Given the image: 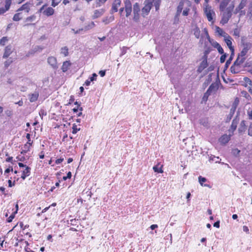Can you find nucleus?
<instances>
[{
	"instance_id": "nucleus-62",
	"label": "nucleus",
	"mask_w": 252,
	"mask_h": 252,
	"mask_svg": "<svg viewBox=\"0 0 252 252\" xmlns=\"http://www.w3.org/2000/svg\"><path fill=\"white\" fill-rule=\"evenodd\" d=\"M244 80L246 83H247L249 84H251L252 83V81H251V80L247 77L245 78Z\"/></svg>"
},
{
	"instance_id": "nucleus-4",
	"label": "nucleus",
	"mask_w": 252,
	"mask_h": 252,
	"mask_svg": "<svg viewBox=\"0 0 252 252\" xmlns=\"http://www.w3.org/2000/svg\"><path fill=\"white\" fill-rule=\"evenodd\" d=\"M204 12L209 22H212V23H213V16L215 15V13L214 11L211 8V7L207 6L204 9Z\"/></svg>"
},
{
	"instance_id": "nucleus-48",
	"label": "nucleus",
	"mask_w": 252,
	"mask_h": 252,
	"mask_svg": "<svg viewBox=\"0 0 252 252\" xmlns=\"http://www.w3.org/2000/svg\"><path fill=\"white\" fill-rule=\"evenodd\" d=\"M5 113L7 117H11L13 115V111L11 110L7 109L5 110Z\"/></svg>"
},
{
	"instance_id": "nucleus-27",
	"label": "nucleus",
	"mask_w": 252,
	"mask_h": 252,
	"mask_svg": "<svg viewBox=\"0 0 252 252\" xmlns=\"http://www.w3.org/2000/svg\"><path fill=\"white\" fill-rule=\"evenodd\" d=\"M230 70L231 73L233 74H236L239 72L240 70V68L237 66L236 65H235L234 64H233V65L230 67Z\"/></svg>"
},
{
	"instance_id": "nucleus-23",
	"label": "nucleus",
	"mask_w": 252,
	"mask_h": 252,
	"mask_svg": "<svg viewBox=\"0 0 252 252\" xmlns=\"http://www.w3.org/2000/svg\"><path fill=\"white\" fill-rule=\"evenodd\" d=\"M246 129V126L245 124V121L244 120L241 121L239 127L238 128V131L239 133H242L245 131Z\"/></svg>"
},
{
	"instance_id": "nucleus-50",
	"label": "nucleus",
	"mask_w": 252,
	"mask_h": 252,
	"mask_svg": "<svg viewBox=\"0 0 252 252\" xmlns=\"http://www.w3.org/2000/svg\"><path fill=\"white\" fill-rule=\"evenodd\" d=\"M226 56H226V54H222V55H221V56L220 58V62L221 63H223L225 62Z\"/></svg>"
},
{
	"instance_id": "nucleus-26",
	"label": "nucleus",
	"mask_w": 252,
	"mask_h": 252,
	"mask_svg": "<svg viewBox=\"0 0 252 252\" xmlns=\"http://www.w3.org/2000/svg\"><path fill=\"white\" fill-rule=\"evenodd\" d=\"M216 32L218 33L220 36H223V37H225V34H228L222 29L217 26L216 27Z\"/></svg>"
},
{
	"instance_id": "nucleus-21",
	"label": "nucleus",
	"mask_w": 252,
	"mask_h": 252,
	"mask_svg": "<svg viewBox=\"0 0 252 252\" xmlns=\"http://www.w3.org/2000/svg\"><path fill=\"white\" fill-rule=\"evenodd\" d=\"M71 63L70 62V61L64 62L62 66V71L63 72H66L68 70L69 67L71 65Z\"/></svg>"
},
{
	"instance_id": "nucleus-19",
	"label": "nucleus",
	"mask_w": 252,
	"mask_h": 252,
	"mask_svg": "<svg viewBox=\"0 0 252 252\" xmlns=\"http://www.w3.org/2000/svg\"><path fill=\"white\" fill-rule=\"evenodd\" d=\"M121 1L120 0H115L112 7V10L114 12L118 11V8L120 6Z\"/></svg>"
},
{
	"instance_id": "nucleus-24",
	"label": "nucleus",
	"mask_w": 252,
	"mask_h": 252,
	"mask_svg": "<svg viewBox=\"0 0 252 252\" xmlns=\"http://www.w3.org/2000/svg\"><path fill=\"white\" fill-rule=\"evenodd\" d=\"M54 13V9L52 7H48L43 11V13L47 16L52 15Z\"/></svg>"
},
{
	"instance_id": "nucleus-16",
	"label": "nucleus",
	"mask_w": 252,
	"mask_h": 252,
	"mask_svg": "<svg viewBox=\"0 0 252 252\" xmlns=\"http://www.w3.org/2000/svg\"><path fill=\"white\" fill-rule=\"evenodd\" d=\"M248 3V0H241L239 5L236 7L235 10H236V12L240 11L241 9H243L246 6Z\"/></svg>"
},
{
	"instance_id": "nucleus-64",
	"label": "nucleus",
	"mask_w": 252,
	"mask_h": 252,
	"mask_svg": "<svg viewBox=\"0 0 252 252\" xmlns=\"http://www.w3.org/2000/svg\"><path fill=\"white\" fill-rule=\"evenodd\" d=\"M13 171V168L12 167H9L8 168H7L5 171H4V173L6 174V173H9L10 171Z\"/></svg>"
},
{
	"instance_id": "nucleus-44",
	"label": "nucleus",
	"mask_w": 252,
	"mask_h": 252,
	"mask_svg": "<svg viewBox=\"0 0 252 252\" xmlns=\"http://www.w3.org/2000/svg\"><path fill=\"white\" fill-rule=\"evenodd\" d=\"M80 129V128H78L77 126L75 124H74L72 126V133L76 134L78 131H79Z\"/></svg>"
},
{
	"instance_id": "nucleus-12",
	"label": "nucleus",
	"mask_w": 252,
	"mask_h": 252,
	"mask_svg": "<svg viewBox=\"0 0 252 252\" xmlns=\"http://www.w3.org/2000/svg\"><path fill=\"white\" fill-rule=\"evenodd\" d=\"M13 49L11 45H9L7 46L4 49V52L3 55V58H8L11 54L13 52Z\"/></svg>"
},
{
	"instance_id": "nucleus-20",
	"label": "nucleus",
	"mask_w": 252,
	"mask_h": 252,
	"mask_svg": "<svg viewBox=\"0 0 252 252\" xmlns=\"http://www.w3.org/2000/svg\"><path fill=\"white\" fill-rule=\"evenodd\" d=\"M230 140V136L226 134L222 135L219 139L220 142L222 144L227 143Z\"/></svg>"
},
{
	"instance_id": "nucleus-9",
	"label": "nucleus",
	"mask_w": 252,
	"mask_h": 252,
	"mask_svg": "<svg viewBox=\"0 0 252 252\" xmlns=\"http://www.w3.org/2000/svg\"><path fill=\"white\" fill-rule=\"evenodd\" d=\"M125 9L126 17L129 16L132 11V5L129 0H126L125 2Z\"/></svg>"
},
{
	"instance_id": "nucleus-63",
	"label": "nucleus",
	"mask_w": 252,
	"mask_h": 252,
	"mask_svg": "<svg viewBox=\"0 0 252 252\" xmlns=\"http://www.w3.org/2000/svg\"><path fill=\"white\" fill-rule=\"evenodd\" d=\"M63 160V158H58L57 159L55 162L56 164H60L61 163V162H62Z\"/></svg>"
},
{
	"instance_id": "nucleus-2",
	"label": "nucleus",
	"mask_w": 252,
	"mask_h": 252,
	"mask_svg": "<svg viewBox=\"0 0 252 252\" xmlns=\"http://www.w3.org/2000/svg\"><path fill=\"white\" fill-rule=\"evenodd\" d=\"M145 2L146 4L142 9V14L143 16H145L148 14L152 6H155L156 11H158L159 9L160 3L159 2V0H146Z\"/></svg>"
},
{
	"instance_id": "nucleus-45",
	"label": "nucleus",
	"mask_w": 252,
	"mask_h": 252,
	"mask_svg": "<svg viewBox=\"0 0 252 252\" xmlns=\"http://www.w3.org/2000/svg\"><path fill=\"white\" fill-rule=\"evenodd\" d=\"M16 240L17 241V242L15 244V245H14L15 247H17L19 245V242L22 243H25L27 246L29 245V243L27 241H24L23 239L18 240V239L17 238Z\"/></svg>"
},
{
	"instance_id": "nucleus-13",
	"label": "nucleus",
	"mask_w": 252,
	"mask_h": 252,
	"mask_svg": "<svg viewBox=\"0 0 252 252\" xmlns=\"http://www.w3.org/2000/svg\"><path fill=\"white\" fill-rule=\"evenodd\" d=\"M246 60V58L244 57H242L240 55H238L237 59L234 62L233 64L236 65L237 66L241 68V65L244 63Z\"/></svg>"
},
{
	"instance_id": "nucleus-14",
	"label": "nucleus",
	"mask_w": 252,
	"mask_h": 252,
	"mask_svg": "<svg viewBox=\"0 0 252 252\" xmlns=\"http://www.w3.org/2000/svg\"><path fill=\"white\" fill-rule=\"evenodd\" d=\"M39 96V94L37 92H34L32 94H29V98L31 102H35L37 100Z\"/></svg>"
},
{
	"instance_id": "nucleus-28",
	"label": "nucleus",
	"mask_w": 252,
	"mask_h": 252,
	"mask_svg": "<svg viewBox=\"0 0 252 252\" xmlns=\"http://www.w3.org/2000/svg\"><path fill=\"white\" fill-rule=\"evenodd\" d=\"M239 122V119L236 118L234 119L232 122L231 125V129L232 130V131H234L237 127V124Z\"/></svg>"
},
{
	"instance_id": "nucleus-22",
	"label": "nucleus",
	"mask_w": 252,
	"mask_h": 252,
	"mask_svg": "<svg viewBox=\"0 0 252 252\" xmlns=\"http://www.w3.org/2000/svg\"><path fill=\"white\" fill-rule=\"evenodd\" d=\"M247 15L249 17V20L252 21V0L249 4Z\"/></svg>"
},
{
	"instance_id": "nucleus-43",
	"label": "nucleus",
	"mask_w": 252,
	"mask_h": 252,
	"mask_svg": "<svg viewBox=\"0 0 252 252\" xmlns=\"http://www.w3.org/2000/svg\"><path fill=\"white\" fill-rule=\"evenodd\" d=\"M23 173L26 175L29 176L31 173V168L28 166H26L25 169L23 171Z\"/></svg>"
},
{
	"instance_id": "nucleus-40",
	"label": "nucleus",
	"mask_w": 252,
	"mask_h": 252,
	"mask_svg": "<svg viewBox=\"0 0 252 252\" xmlns=\"http://www.w3.org/2000/svg\"><path fill=\"white\" fill-rule=\"evenodd\" d=\"M239 99L236 98L234 101L233 102L232 105V106H231V108H233L234 109H236V108L239 104Z\"/></svg>"
},
{
	"instance_id": "nucleus-25",
	"label": "nucleus",
	"mask_w": 252,
	"mask_h": 252,
	"mask_svg": "<svg viewBox=\"0 0 252 252\" xmlns=\"http://www.w3.org/2000/svg\"><path fill=\"white\" fill-rule=\"evenodd\" d=\"M36 19V16L35 15H32L31 16H29L27 17L25 21L27 22L26 24H25V26H28L29 25H32V24L30 23V22H32V21H34Z\"/></svg>"
},
{
	"instance_id": "nucleus-39",
	"label": "nucleus",
	"mask_w": 252,
	"mask_h": 252,
	"mask_svg": "<svg viewBox=\"0 0 252 252\" xmlns=\"http://www.w3.org/2000/svg\"><path fill=\"white\" fill-rule=\"evenodd\" d=\"M8 39L7 37L4 36L0 40V44L2 46H4L6 42L8 41Z\"/></svg>"
},
{
	"instance_id": "nucleus-49",
	"label": "nucleus",
	"mask_w": 252,
	"mask_h": 252,
	"mask_svg": "<svg viewBox=\"0 0 252 252\" xmlns=\"http://www.w3.org/2000/svg\"><path fill=\"white\" fill-rule=\"evenodd\" d=\"M107 0H96V3L97 6H100L101 4L104 3Z\"/></svg>"
},
{
	"instance_id": "nucleus-53",
	"label": "nucleus",
	"mask_w": 252,
	"mask_h": 252,
	"mask_svg": "<svg viewBox=\"0 0 252 252\" xmlns=\"http://www.w3.org/2000/svg\"><path fill=\"white\" fill-rule=\"evenodd\" d=\"M248 135L252 136V123H251L249 126L248 129Z\"/></svg>"
},
{
	"instance_id": "nucleus-32",
	"label": "nucleus",
	"mask_w": 252,
	"mask_h": 252,
	"mask_svg": "<svg viewBox=\"0 0 252 252\" xmlns=\"http://www.w3.org/2000/svg\"><path fill=\"white\" fill-rule=\"evenodd\" d=\"M212 48L211 47H206L204 51V55L202 57L208 58V55L212 51Z\"/></svg>"
},
{
	"instance_id": "nucleus-8",
	"label": "nucleus",
	"mask_w": 252,
	"mask_h": 252,
	"mask_svg": "<svg viewBox=\"0 0 252 252\" xmlns=\"http://www.w3.org/2000/svg\"><path fill=\"white\" fill-rule=\"evenodd\" d=\"M202 62L200 63L197 68V72L201 73L202 71L208 66L207 58L202 57Z\"/></svg>"
},
{
	"instance_id": "nucleus-52",
	"label": "nucleus",
	"mask_w": 252,
	"mask_h": 252,
	"mask_svg": "<svg viewBox=\"0 0 252 252\" xmlns=\"http://www.w3.org/2000/svg\"><path fill=\"white\" fill-rule=\"evenodd\" d=\"M71 177V173L70 172H68L66 176L63 177V180H66L67 179H70Z\"/></svg>"
},
{
	"instance_id": "nucleus-46",
	"label": "nucleus",
	"mask_w": 252,
	"mask_h": 252,
	"mask_svg": "<svg viewBox=\"0 0 252 252\" xmlns=\"http://www.w3.org/2000/svg\"><path fill=\"white\" fill-rule=\"evenodd\" d=\"M236 110L235 109H234L233 108H231L230 109V113L227 117V118L230 120L231 118L232 117V116H233Z\"/></svg>"
},
{
	"instance_id": "nucleus-11",
	"label": "nucleus",
	"mask_w": 252,
	"mask_h": 252,
	"mask_svg": "<svg viewBox=\"0 0 252 252\" xmlns=\"http://www.w3.org/2000/svg\"><path fill=\"white\" fill-rule=\"evenodd\" d=\"M140 8L138 3H135L133 5V14H134V20L137 21L139 19V12H140Z\"/></svg>"
},
{
	"instance_id": "nucleus-59",
	"label": "nucleus",
	"mask_w": 252,
	"mask_h": 252,
	"mask_svg": "<svg viewBox=\"0 0 252 252\" xmlns=\"http://www.w3.org/2000/svg\"><path fill=\"white\" fill-rule=\"evenodd\" d=\"M12 62V61H6L4 62V66L6 67H7Z\"/></svg>"
},
{
	"instance_id": "nucleus-5",
	"label": "nucleus",
	"mask_w": 252,
	"mask_h": 252,
	"mask_svg": "<svg viewBox=\"0 0 252 252\" xmlns=\"http://www.w3.org/2000/svg\"><path fill=\"white\" fill-rule=\"evenodd\" d=\"M207 38L211 45L215 48H217L219 53L220 54H223V50L220 44L217 41L211 40L209 34L207 32Z\"/></svg>"
},
{
	"instance_id": "nucleus-1",
	"label": "nucleus",
	"mask_w": 252,
	"mask_h": 252,
	"mask_svg": "<svg viewBox=\"0 0 252 252\" xmlns=\"http://www.w3.org/2000/svg\"><path fill=\"white\" fill-rule=\"evenodd\" d=\"M230 1L231 0H222L220 3L219 9L220 11L222 12L221 13V19L220 23L222 25L226 24L232 16V11L234 7L233 3L229 6L225 10Z\"/></svg>"
},
{
	"instance_id": "nucleus-10",
	"label": "nucleus",
	"mask_w": 252,
	"mask_h": 252,
	"mask_svg": "<svg viewBox=\"0 0 252 252\" xmlns=\"http://www.w3.org/2000/svg\"><path fill=\"white\" fill-rule=\"evenodd\" d=\"M47 62L53 69H56L58 68V66L56 58L53 56L49 57L47 59Z\"/></svg>"
},
{
	"instance_id": "nucleus-57",
	"label": "nucleus",
	"mask_w": 252,
	"mask_h": 252,
	"mask_svg": "<svg viewBox=\"0 0 252 252\" xmlns=\"http://www.w3.org/2000/svg\"><path fill=\"white\" fill-rule=\"evenodd\" d=\"M29 146V144H28V143H27L25 146H24V148H25V150H24L23 152H21L22 154H24V153H26L27 151H28V148Z\"/></svg>"
},
{
	"instance_id": "nucleus-60",
	"label": "nucleus",
	"mask_w": 252,
	"mask_h": 252,
	"mask_svg": "<svg viewBox=\"0 0 252 252\" xmlns=\"http://www.w3.org/2000/svg\"><path fill=\"white\" fill-rule=\"evenodd\" d=\"M8 183L9 187H12V186H14L15 185V181H14L13 183H12L11 180H9L8 181Z\"/></svg>"
},
{
	"instance_id": "nucleus-33",
	"label": "nucleus",
	"mask_w": 252,
	"mask_h": 252,
	"mask_svg": "<svg viewBox=\"0 0 252 252\" xmlns=\"http://www.w3.org/2000/svg\"><path fill=\"white\" fill-rule=\"evenodd\" d=\"M207 181V179L205 177H203L201 176H199L198 177V181L200 183V184L203 186V183ZM204 186L205 187H209V185L207 184L204 185Z\"/></svg>"
},
{
	"instance_id": "nucleus-36",
	"label": "nucleus",
	"mask_w": 252,
	"mask_h": 252,
	"mask_svg": "<svg viewBox=\"0 0 252 252\" xmlns=\"http://www.w3.org/2000/svg\"><path fill=\"white\" fill-rule=\"evenodd\" d=\"M237 13H239V17L240 18L246 14V11L243 9H241L236 12V10H234V14H236Z\"/></svg>"
},
{
	"instance_id": "nucleus-47",
	"label": "nucleus",
	"mask_w": 252,
	"mask_h": 252,
	"mask_svg": "<svg viewBox=\"0 0 252 252\" xmlns=\"http://www.w3.org/2000/svg\"><path fill=\"white\" fill-rule=\"evenodd\" d=\"M11 0H5V7L7 9H9L11 4Z\"/></svg>"
},
{
	"instance_id": "nucleus-17",
	"label": "nucleus",
	"mask_w": 252,
	"mask_h": 252,
	"mask_svg": "<svg viewBox=\"0 0 252 252\" xmlns=\"http://www.w3.org/2000/svg\"><path fill=\"white\" fill-rule=\"evenodd\" d=\"M218 89L217 86L214 84H212L209 87L207 92L205 93L204 96L206 95H210L212 92H215Z\"/></svg>"
},
{
	"instance_id": "nucleus-34",
	"label": "nucleus",
	"mask_w": 252,
	"mask_h": 252,
	"mask_svg": "<svg viewBox=\"0 0 252 252\" xmlns=\"http://www.w3.org/2000/svg\"><path fill=\"white\" fill-rule=\"evenodd\" d=\"M95 26V24L94 22H91L87 26H85L83 29L84 31H88L90 29H93Z\"/></svg>"
},
{
	"instance_id": "nucleus-30",
	"label": "nucleus",
	"mask_w": 252,
	"mask_h": 252,
	"mask_svg": "<svg viewBox=\"0 0 252 252\" xmlns=\"http://www.w3.org/2000/svg\"><path fill=\"white\" fill-rule=\"evenodd\" d=\"M114 20V16L106 17L102 19V22L105 24H108L109 23L112 22Z\"/></svg>"
},
{
	"instance_id": "nucleus-6",
	"label": "nucleus",
	"mask_w": 252,
	"mask_h": 252,
	"mask_svg": "<svg viewBox=\"0 0 252 252\" xmlns=\"http://www.w3.org/2000/svg\"><path fill=\"white\" fill-rule=\"evenodd\" d=\"M232 38L230 36H229L228 34H225V37H224V40L229 48L230 50L232 52V54L234 55V48L232 46Z\"/></svg>"
},
{
	"instance_id": "nucleus-61",
	"label": "nucleus",
	"mask_w": 252,
	"mask_h": 252,
	"mask_svg": "<svg viewBox=\"0 0 252 252\" xmlns=\"http://www.w3.org/2000/svg\"><path fill=\"white\" fill-rule=\"evenodd\" d=\"M243 230L244 232H246L247 233H249V229L247 226H244L243 227Z\"/></svg>"
},
{
	"instance_id": "nucleus-55",
	"label": "nucleus",
	"mask_w": 252,
	"mask_h": 252,
	"mask_svg": "<svg viewBox=\"0 0 252 252\" xmlns=\"http://www.w3.org/2000/svg\"><path fill=\"white\" fill-rule=\"evenodd\" d=\"M9 9H7L6 7H0V15L2 14L5 13L6 11L8 10Z\"/></svg>"
},
{
	"instance_id": "nucleus-18",
	"label": "nucleus",
	"mask_w": 252,
	"mask_h": 252,
	"mask_svg": "<svg viewBox=\"0 0 252 252\" xmlns=\"http://www.w3.org/2000/svg\"><path fill=\"white\" fill-rule=\"evenodd\" d=\"M30 5L31 3L29 2H27L26 3L22 5V6L17 10V11L26 10V11L28 13L30 10Z\"/></svg>"
},
{
	"instance_id": "nucleus-35",
	"label": "nucleus",
	"mask_w": 252,
	"mask_h": 252,
	"mask_svg": "<svg viewBox=\"0 0 252 252\" xmlns=\"http://www.w3.org/2000/svg\"><path fill=\"white\" fill-rule=\"evenodd\" d=\"M194 35L197 38H199L200 35V31L198 27L195 28L193 30Z\"/></svg>"
},
{
	"instance_id": "nucleus-41",
	"label": "nucleus",
	"mask_w": 252,
	"mask_h": 252,
	"mask_svg": "<svg viewBox=\"0 0 252 252\" xmlns=\"http://www.w3.org/2000/svg\"><path fill=\"white\" fill-rule=\"evenodd\" d=\"M20 13H18L15 14L13 17V20L14 21H19L21 19V17H20Z\"/></svg>"
},
{
	"instance_id": "nucleus-38",
	"label": "nucleus",
	"mask_w": 252,
	"mask_h": 252,
	"mask_svg": "<svg viewBox=\"0 0 252 252\" xmlns=\"http://www.w3.org/2000/svg\"><path fill=\"white\" fill-rule=\"evenodd\" d=\"M30 137H31L30 134V133H27V135H26V138L28 140V141L27 142V143H28V144H29V147L28 148V150H30V146L32 145V141H31Z\"/></svg>"
},
{
	"instance_id": "nucleus-7",
	"label": "nucleus",
	"mask_w": 252,
	"mask_h": 252,
	"mask_svg": "<svg viewBox=\"0 0 252 252\" xmlns=\"http://www.w3.org/2000/svg\"><path fill=\"white\" fill-rule=\"evenodd\" d=\"M189 0H183L180 1L179 5L177 7V12L176 14V16L178 17L180 15L182 11L184 9V8L186 5H189Z\"/></svg>"
},
{
	"instance_id": "nucleus-37",
	"label": "nucleus",
	"mask_w": 252,
	"mask_h": 252,
	"mask_svg": "<svg viewBox=\"0 0 252 252\" xmlns=\"http://www.w3.org/2000/svg\"><path fill=\"white\" fill-rule=\"evenodd\" d=\"M153 169L155 172L162 173L163 172L161 168V166L158 167V165L154 166Z\"/></svg>"
},
{
	"instance_id": "nucleus-51",
	"label": "nucleus",
	"mask_w": 252,
	"mask_h": 252,
	"mask_svg": "<svg viewBox=\"0 0 252 252\" xmlns=\"http://www.w3.org/2000/svg\"><path fill=\"white\" fill-rule=\"evenodd\" d=\"M247 115L250 120H252V109H249L248 110Z\"/></svg>"
},
{
	"instance_id": "nucleus-31",
	"label": "nucleus",
	"mask_w": 252,
	"mask_h": 252,
	"mask_svg": "<svg viewBox=\"0 0 252 252\" xmlns=\"http://www.w3.org/2000/svg\"><path fill=\"white\" fill-rule=\"evenodd\" d=\"M61 54H63L64 57H66L68 55V49L66 46L62 47L61 49Z\"/></svg>"
},
{
	"instance_id": "nucleus-56",
	"label": "nucleus",
	"mask_w": 252,
	"mask_h": 252,
	"mask_svg": "<svg viewBox=\"0 0 252 252\" xmlns=\"http://www.w3.org/2000/svg\"><path fill=\"white\" fill-rule=\"evenodd\" d=\"M97 76V75H96V73H93L92 76L90 78V79L91 80V81H93L96 80Z\"/></svg>"
},
{
	"instance_id": "nucleus-15",
	"label": "nucleus",
	"mask_w": 252,
	"mask_h": 252,
	"mask_svg": "<svg viewBox=\"0 0 252 252\" xmlns=\"http://www.w3.org/2000/svg\"><path fill=\"white\" fill-rule=\"evenodd\" d=\"M105 10L103 9H100L98 10H95L94 11V14L92 16L93 19L97 18L101 16L104 13Z\"/></svg>"
},
{
	"instance_id": "nucleus-29",
	"label": "nucleus",
	"mask_w": 252,
	"mask_h": 252,
	"mask_svg": "<svg viewBox=\"0 0 252 252\" xmlns=\"http://www.w3.org/2000/svg\"><path fill=\"white\" fill-rule=\"evenodd\" d=\"M191 6V3L190 1H189V5H186L184 8L183 11V15L184 16H187L189 14V12L190 10V7Z\"/></svg>"
},
{
	"instance_id": "nucleus-58",
	"label": "nucleus",
	"mask_w": 252,
	"mask_h": 252,
	"mask_svg": "<svg viewBox=\"0 0 252 252\" xmlns=\"http://www.w3.org/2000/svg\"><path fill=\"white\" fill-rule=\"evenodd\" d=\"M234 35L238 37L240 36V32L238 29H236L234 30Z\"/></svg>"
},
{
	"instance_id": "nucleus-42",
	"label": "nucleus",
	"mask_w": 252,
	"mask_h": 252,
	"mask_svg": "<svg viewBox=\"0 0 252 252\" xmlns=\"http://www.w3.org/2000/svg\"><path fill=\"white\" fill-rule=\"evenodd\" d=\"M234 55H233L231 53L229 59L226 61V62L225 63V67L226 68H227L228 67V66L229 65V64L231 63V61L233 59Z\"/></svg>"
},
{
	"instance_id": "nucleus-54",
	"label": "nucleus",
	"mask_w": 252,
	"mask_h": 252,
	"mask_svg": "<svg viewBox=\"0 0 252 252\" xmlns=\"http://www.w3.org/2000/svg\"><path fill=\"white\" fill-rule=\"evenodd\" d=\"M15 213H14V214H11L10 217L8 218L7 219V221L8 222H10L12 221L13 219L15 217Z\"/></svg>"
},
{
	"instance_id": "nucleus-3",
	"label": "nucleus",
	"mask_w": 252,
	"mask_h": 252,
	"mask_svg": "<svg viewBox=\"0 0 252 252\" xmlns=\"http://www.w3.org/2000/svg\"><path fill=\"white\" fill-rule=\"evenodd\" d=\"M241 42L243 48L239 55L242 57H245V56L247 54L248 51L252 47V44L250 42H246L243 40H242Z\"/></svg>"
}]
</instances>
